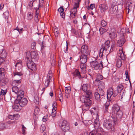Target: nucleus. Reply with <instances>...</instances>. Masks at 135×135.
Instances as JSON below:
<instances>
[{"mask_svg": "<svg viewBox=\"0 0 135 135\" xmlns=\"http://www.w3.org/2000/svg\"><path fill=\"white\" fill-rule=\"evenodd\" d=\"M124 87L122 84H119L117 86V90L119 93L122 91L123 88Z\"/></svg>", "mask_w": 135, "mask_h": 135, "instance_id": "34", "label": "nucleus"}, {"mask_svg": "<svg viewBox=\"0 0 135 135\" xmlns=\"http://www.w3.org/2000/svg\"><path fill=\"white\" fill-rule=\"evenodd\" d=\"M119 53L118 54V56L120 57V59L123 60H124L125 57L124 56V54L123 51V49L122 47H121L119 49Z\"/></svg>", "mask_w": 135, "mask_h": 135, "instance_id": "23", "label": "nucleus"}, {"mask_svg": "<svg viewBox=\"0 0 135 135\" xmlns=\"http://www.w3.org/2000/svg\"><path fill=\"white\" fill-rule=\"evenodd\" d=\"M110 104V102L109 101H107L104 104L105 107L109 108Z\"/></svg>", "mask_w": 135, "mask_h": 135, "instance_id": "58", "label": "nucleus"}, {"mask_svg": "<svg viewBox=\"0 0 135 135\" xmlns=\"http://www.w3.org/2000/svg\"><path fill=\"white\" fill-rule=\"evenodd\" d=\"M28 68L33 71H35L36 69L35 65L33 62H32L31 65H29Z\"/></svg>", "mask_w": 135, "mask_h": 135, "instance_id": "24", "label": "nucleus"}, {"mask_svg": "<svg viewBox=\"0 0 135 135\" xmlns=\"http://www.w3.org/2000/svg\"><path fill=\"white\" fill-rule=\"evenodd\" d=\"M5 124L3 123H1L0 124V129L2 130L5 128Z\"/></svg>", "mask_w": 135, "mask_h": 135, "instance_id": "57", "label": "nucleus"}, {"mask_svg": "<svg viewBox=\"0 0 135 135\" xmlns=\"http://www.w3.org/2000/svg\"><path fill=\"white\" fill-rule=\"evenodd\" d=\"M117 120V119L115 118L112 120H105L103 123V126L107 129L110 130L115 125V123Z\"/></svg>", "mask_w": 135, "mask_h": 135, "instance_id": "1", "label": "nucleus"}, {"mask_svg": "<svg viewBox=\"0 0 135 135\" xmlns=\"http://www.w3.org/2000/svg\"><path fill=\"white\" fill-rule=\"evenodd\" d=\"M89 135H100L99 133H97L96 131H92L89 134Z\"/></svg>", "mask_w": 135, "mask_h": 135, "instance_id": "56", "label": "nucleus"}, {"mask_svg": "<svg viewBox=\"0 0 135 135\" xmlns=\"http://www.w3.org/2000/svg\"><path fill=\"white\" fill-rule=\"evenodd\" d=\"M103 79V77L102 75H98L97 79L95 81H100V80H102Z\"/></svg>", "mask_w": 135, "mask_h": 135, "instance_id": "48", "label": "nucleus"}, {"mask_svg": "<svg viewBox=\"0 0 135 135\" xmlns=\"http://www.w3.org/2000/svg\"><path fill=\"white\" fill-rule=\"evenodd\" d=\"M7 56V54L6 51L3 49L0 53V58H2L4 59Z\"/></svg>", "mask_w": 135, "mask_h": 135, "instance_id": "28", "label": "nucleus"}, {"mask_svg": "<svg viewBox=\"0 0 135 135\" xmlns=\"http://www.w3.org/2000/svg\"><path fill=\"white\" fill-rule=\"evenodd\" d=\"M99 31L100 33L101 34H103L104 33L107 31V30L106 29L102 27H100L99 29Z\"/></svg>", "mask_w": 135, "mask_h": 135, "instance_id": "38", "label": "nucleus"}, {"mask_svg": "<svg viewBox=\"0 0 135 135\" xmlns=\"http://www.w3.org/2000/svg\"><path fill=\"white\" fill-rule=\"evenodd\" d=\"M105 94V93L104 92L103 89H100L99 94L100 95V96H101L102 98H103Z\"/></svg>", "mask_w": 135, "mask_h": 135, "instance_id": "39", "label": "nucleus"}, {"mask_svg": "<svg viewBox=\"0 0 135 135\" xmlns=\"http://www.w3.org/2000/svg\"><path fill=\"white\" fill-rule=\"evenodd\" d=\"M36 13L35 15V20L36 22H37L38 21V11L37 10L36 11Z\"/></svg>", "mask_w": 135, "mask_h": 135, "instance_id": "41", "label": "nucleus"}, {"mask_svg": "<svg viewBox=\"0 0 135 135\" xmlns=\"http://www.w3.org/2000/svg\"><path fill=\"white\" fill-rule=\"evenodd\" d=\"M107 98L108 99H110L109 100L113 99V97H115L119 93L117 90L113 91V89L112 88H109L107 90Z\"/></svg>", "mask_w": 135, "mask_h": 135, "instance_id": "3", "label": "nucleus"}, {"mask_svg": "<svg viewBox=\"0 0 135 135\" xmlns=\"http://www.w3.org/2000/svg\"><path fill=\"white\" fill-rule=\"evenodd\" d=\"M95 5L94 4H91L88 7V9H93Z\"/></svg>", "mask_w": 135, "mask_h": 135, "instance_id": "60", "label": "nucleus"}, {"mask_svg": "<svg viewBox=\"0 0 135 135\" xmlns=\"http://www.w3.org/2000/svg\"><path fill=\"white\" fill-rule=\"evenodd\" d=\"M17 116V115H13V116L12 115H9V119H13L14 120V119H16L15 117Z\"/></svg>", "mask_w": 135, "mask_h": 135, "instance_id": "61", "label": "nucleus"}, {"mask_svg": "<svg viewBox=\"0 0 135 135\" xmlns=\"http://www.w3.org/2000/svg\"><path fill=\"white\" fill-rule=\"evenodd\" d=\"M85 92H86V95L85 96H82L85 97L88 99H90L91 98L92 96V94L91 91L88 90Z\"/></svg>", "mask_w": 135, "mask_h": 135, "instance_id": "21", "label": "nucleus"}, {"mask_svg": "<svg viewBox=\"0 0 135 135\" xmlns=\"http://www.w3.org/2000/svg\"><path fill=\"white\" fill-rule=\"evenodd\" d=\"M37 55V54L36 51H33L31 53V58L35 59Z\"/></svg>", "mask_w": 135, "mask_h": 135, "instance_id": "36", "label": "nucleus"}, {"mask_svg": "<svg viewBox=\"0 0 135 135\" xmlns=\"http://www.w3.org/2000/svg\"><path fill=\"white\" fill-rule=\"evenodd\" d=\"M98 87L100 89H103L105 88L104 83L102 81H100L98 85Z\"/></svg>", "mask_w": 135, "mask_h": 135, "instance_id": "31", "label": "nucleus"}, {"mask_svg": "<svg viewBox=\"0 0 135 135\" xmlns=\"http://www.w3.org/2000/svg\"><path fill=\"white\" fill-rule=\"evenodd\" d=\"M73 74L75 77H78L79 79L81 77V76L80 74V72L77 69L73 73Z\"/></svg>", "mask_w": 135, "mask_h": 135, "instance_id": "25", "label": "nucleus"}, {"mask_svg": "<svg viewBox=\"0 0 135 135\" xmlns=\"http://www.w3.org/2000/svg\"><path fill=\"white\" fill-rule=\"evenodd\" d=\"M116 117H114L112 116L113 119H114L115 118H116L117 119H119L122 118V115L123 113L121 111H119L115 113Z\"/></svg>", "mask_w": 135, "mask_h": 135, "instance_id": "20", "label": "nucleus"}, {"mask_svg": "<svg viewBox=\"0 0 135 135\" xmlns=\"http://www.w3.org/2000/svg\"><path fill=\"white\" fill-rule=\"evenodd\" d=\"M117 10V5L113 6L112 5L111 6V7L110 8V13L112 14H115Z\"/></svg>", "mask_w": 135, "mask_h": 135, "instance_id": "18", "label": "nucleus"}, {"mask_svg": "<svg viewBox=\"0 0 135 135\" xmlns=\"http://www.w3.org/2000/svg\"><path fill=\"white\" fill-rule=\"evenodd\" d=\"M99 7L100 9V11L102 12H104L108 9L107 4L105 3H103L100 4L99 6Z\"/></svg>", "mask_w": 135, "mask_h": 135, "instance_id": "14", "label": "nucleus"}, {"mask_svg": "<svg viewBox=\"0 0 135 135\" xmlns=\"http://www.w3.org/2000/svg\"><path fill=\"white\" fill-rule=\"evenodd\" d=\"M91 112L93 118L95 120L94 122L95 128L96 129H97L100 126V122L99 120L98 113L97 112H94L93 114V115L91 111Z\"/></svg>", "mask_w": 135, "mask_h": 135, "instance_id": "4", "label": "nucleus"}, {"mask_svg": "<svg viewBox=\"0 0 135 135\" xmlns=\"http://www.w3.org/2000/svg\"><path fill=\"white\" fill-rule=\"evenodd\" d=\"M88 55L82 54L80 56V61L81 63H85L87 61Z\"/></svg>", "mask_w": 135, "mask_h": 135, "instance_id": "17", "label": "nucleus"}, {"mask_svg": "<svg viewBox=\"0 0 135 135\" xmlns=\"http://www.w3.org/2000/svg\"><path fill=\"white\" fill-rule=\"evenodd\" d=\"M126 41V40L124 37L120 39L117 42L116 44L117 46L119 47H121L123 45Z\"/></svg>", "mask_w": 135, "mask_h": 135, "instance_id": "15", "label": "nucleus"}, {"mask_svg": "<svg viewBox=\"0 0 135 135\" xmlns=\"http://www.w3.org/2000/svg\"><path fill=\"white\" fill-rule=\"evenodd\" d=\"M14 78L16 79L13 81H16L17 83L20 84V80L22 78V74L21 72H15L13 73Z\"/></svg>", "mask_w": 135, "mask_h": 135, "instance_id": "7", "label": "nucleus"}, {"mask_svg": "<svg viewBox=\"0 0 135 135\" xmlns=\"http://www.w3.org/2000/svg\"><path fill=\"white\" fill-rule=\"evenodd\" d=\"M5 70L4 68H0V76L1 75H4L5 74Z\"/></svg>", "mask_w": 135, "mask_h": 135, "instance_id": "40", "label": "nucleus"}, {"mask_svg": "<svg viewBox=\"0 0 135 135\" xmlns=\"http://www.w3.org/2000/svg\"><path fill=\"white\" fill-rule=\"evenodd\" d=\"M26 56L25 57V59L26 60H28L31 59V53L30 51H27L25 52V54Z\"/></svg>", "mask_w": 135, "mask_h": 135, "instance_id": "26", "label": "nucleus"}, {"mask_svg": "<svg viewBox=\"0 0 135 135\" xmlns=\"http://www.w3.org/2000/svg\"><path fill=\"white\" fill-rule=\"evenodd\" d=\"M24 93L22 90H21L18 91V92L16 94L17 95V100H19V98L23 97L24 96Z\"/></svg>", "mask_w": 135, "mask_h": 135, "instance_id": "16", "label": "nucleus"}, {"mask_svg": "<svg viewBox=\"0 0 135 135\" xmlns=\"http://www.w3.org/2000/svg\"><path fill=\"white\" fill-rule=\"evenodd\" d=\"M58 11L60 13L63 12L64 11V9L62 7H61L58 9Z\"/></svg>", "mask_w": 135, "mask_h": 135, "instance_id": "63", "label": "nucleus"}, {"mask_svg": "<svg viewBox=\"0 0 135 135\" xmlns=\"http://www.w3.org/2000/svg\"><path fill=\"white\" fill-rule=\"evenodd\" d=\"M110 43V41L107 40L101 46V48L104 49L105 52H109V51Z\"/></svg>", "mask_w": 135, "mask_h": 135, "instance_id": "9", "label": "nucleus"}, {"mask_svg": "<svg viewBox=\"0 0 135 135\" xmlns=\"http://www.w3.org/2000/svg\"><path fill=\"white\" fill-rule=\"evenodd\" d=\"M9 15V13L7 12H5L3 13V16L6 19L8 18Z\"/></svg>", "mask_w": 135, "mask_h": 135, "instance_id": "52", "label": "nucleus"}, {"mask_svg": "<svg viewBox=\"0 0 135 135\" xmlns=\"http://www.w3.org/2000/svg\"><path fill=\"white\" fill-rule=\"evenodd\" d=\"M71 91L70 87H65V93L66 97L68 98L69 96V94Z\"/></svg>", "mask_w": 135, "mask_h": 135, "instance_id": "22", "label": "nucleus"}, {"mask_svg": "<svg viewBox=\"0 0 135 135\" xmlns=\"http://www.w3.org/2000/svg\"><path fill=\"white\" fill-rule=\"evenodd\" d=\"M113 109L115 113L119 111H120V108L117 105H115L113 107Z\"/></svg>", "mask_w": 135, "mask_h": 135, "instance_id": "35", "label": "nucleus"}, {"mask_svg": "<svg viewBox=\"0 0 135 135\" xmlns=\"http://www.w3.org/2000/svg\"><path fill=\"white\" fill-rule=\"evenodd\" d=\"M61 127L62 130L64 132L68 131L70 129L69 124L65 120L62 121L61 123Z\"/></svg>", "mask_w": 135, "mask_h": 135, "instance_id": "6", "label": "nucleus"}, {"mask_svg": "<svg viewBox=\"0 0 135 135\" xmlns=\"http://www.w3.org/2000/svg\"><path fill=\"white\" fill-rule=\"evenodd\" d=\"M76 15V14L70 12V18L71 19H72L73 18H74L75 17Z\"/></svg>", "mask_w": 135, "mask_h": 135, "instance_id": "62", "label": "nucleus"}, {"mask_svg": "<svg viewBox=\"0 0 135 135\" xmlns=\"http://www.w3.org/2000/svg\"><path fill=\"white\" fill-rule=\"evenodd\" d=\"M59 32V29L57 27H55L54 29V34L56 37H57Z\"/></svg>", "mask_w": 135, "mask_h": 135, "instance_id": "32", "label": "nucleus"}, {"mask_svg": "<svg viewBox=\"0 0 135 135\" xmlns=\"http://www.w3.org/2000/svg\"><path fill=\"white\" fill-rule=\"evenodd\" d=\"M122 65V62L120 59H118L117 61V65L118 68L120 67Z\"/></svg>", "mask_w": 135, "mask_h": 135, "instance_id": "37", "label": "nucleus"}, {"mask_svg": "<svg viewBox=\"0 0 135 135\" xmlns=\"http://www.w3.org/2000/svg\"><path fill=\"white\" fill-rule=\"evenodd\" d=\"M21 107L19 105V104H15L13 106V108L16 111H19L21 109Z\"/></svg>", "mask_w": 135, "mask_h": 135, "instance_id": "29", "label": "nucleus"}, {"mask_svg": "<svg viewBox=\"0 0 135 135\" xmlns=\"http://www.w3.org/2000/svg\"><path fill=\"white\" fill-rule=\"evenodd\" d=\"M101 25L102 27H104L107 25V23L104 20H102L101 22Z\"/></svg>", "mask_w": 135, "mask_h": 135, "instance_id": "55", "label": "nucleus"}, {"mask_svg": "<svg viewBox=\"0 0 135 135\" xmlns=\"http://www.w3.org/2000/svg\"><path fill=\"white\" fill-rule=\"evenodd\" d=\"M22 134L23 135H25V130L26 129V128L23 125H22Z\"/></svg>", "mask_w": 135, "mask_h": 135, "instance_id": "54", "label": "nucleus"}, {"mask_svg": "<svg viewBox=\"0 0 135 135\" xmlns=\"http://www.w3.org/2000/svg\"><path fill=\"white\" fill-rule=\"evenodd\" d=\"M80 101L84 103V105L87 108H89L92 101L90 99H88L86 97L84 96H81L80 98Z\"/></svg>", "mask_w": 135, "mask_h": 135, "instance_id": "5", "label": "nucleus"}, {"mask_svg": "<svg viewBox=\"0 0 135 135\" xmlns=\"http://www.w3.org/2000/svg\"><path fill=\"white\" fill-rule=\"evenodd\" d=\"M81 52L82 54L89 55L90 54V51L88 49V46L86 45H83L81 49Z\"/></svg>", "mask_w": 135, "mask_h": 135, "instance_id": "8", "label": "nucleus"}, {"mask_svg": "<svg viewBox=\"0 0 135 135\" xmlns=\"http://www.w3.org/2000/svg\"><path fill=\"white\" fill-rule=\"evenodd\" d=\"M107 52H105L104 50L101 48V49L100 50L99 54V56L100 57H102L103 54H105Z\"/></svg>", "mask_w": 135, "mask_h": 135, "instance_id": "33", "label": "nucleus"}, {"mask_svg": "<svg viewBox=\"0 0 135 135\" xmlns=\"http://www.w3.org/2000/svg\"><path fill=\"white\" fill-rule=\"evenodd\" d=\"M52 77V75L51 74L49 73L47 75V78L46 80L45 81L44 83V85L46 87H47L49 84V83L52 81V79L51 78Z\"/></svg>", "mask_w": 135, "mask_h": 135, "instance_id": "11", "label": "nucleus"}, {"mask_svg": "<svg viewBox=\"0 0 135 135\" xmlns=\"http://www.w3.org/2000/svg\"><path fill=\"white\" fill-rule=\"evenodd\" d=\"M85 63H81L80 64V68L84 70L86 69V65Z\"/></svg>", "mask_w": 135, "mask_h": 135, "instance_id": "44", "label": "nucleus"}, {"mask_svg": "<svg viewBox=\"0 0 135 135\" xmlns=\"http://www.w3.org/2000/svg\"><path fill=\"white\" fill-rule=\"evenodd\" d=\"M7 92V90H3L1 89V91L0 92V94L2 95H5Z\"/></svg>", "mask_w": 135, "mask_h": 135, "instance_id": "50", "label": "nucleus"}, {"mask_svg": "<svg viewBox=\"0 0 135 135\" xmlns=\"http://www.w3.org/2000/svg\"><path fill=\"white\" fill-rule=\"evenodd\" d=\"M115 42H114V43H113V44L111 46L110 49H109V51L107 52V53H108L109 52H111L113 51V49L114 48V46L115 45Z\"/></svg>", "mask_w": 135, "mask_h": 135, "instance_id": "47", "label": "nucleus"}, {"mask_svg": "<svg viewBox=\"0 0 135 135\" xmlns=\"http://www.w3.org/2000/svg\"><path fill=\"white\" fill-rule=\"evenodd\" d=\"M56 102H53L52 104L53 108L52 110V117H54L56 114V109H55V107L56 108V107H55L56 106Z\"/></svg>", "mask_w": 135, "mask_h": 135, "instance_id": "19", "label": "nucleus"}, {"mask_svg": "<svg viewBox=\"0 0 135 135\" xmlns=\"http://www.w3.org/2000/svg\"><path fill=\"white\" fill-rule=\"evenodd\" d=\"M19 100H17L18 101L20 106L22 107L25 106L27 103V100L25 98L22 97L19 98Z\"/></svg>", "mask_w": 135, "mask_h": 135, "instance_id": "10", "label": "nucleus"}, {"mask_svg": "<svg viewBox=\"0 0 135 135\" xmlns=\"http://www.w3.org/2000/svg\"><path fill=\"white\" fill-rule=\"evenodd\" d=\"M17 123V122L16 121H9L8 122V123L11 124H15Z\"/></svg>", "mask_w": 135, "mask_h": 135, "instance_id": "64", "label": "nucleus"}, {"mask_svg": "<svg viewBox=\"0 0 135 135\" xmlns=\"http://www.w3.org/2000/svg\"><path fill=\"white\" fill-rule=\"evenodd\" d=\"M94 95L95 99L98 101H99L102 98L100 96L99 94V93L96 92L94 94Z\"/></svg>", "mask_w": 135, "mask_h": 135, "instance_id": "27", "label": "nucleus"}, {"mask_svg": "<svg viewBox=\"0 0 135 135\" xmlns=\"http://www.w3.org/2000/svg\"><path fill=\"white\" fill-rule=\"evenodd\" d=\"M32 15H33L32 13L30 12L28 13L27 14L28 19L30 20L32 19L33 18Z\"/></svg>", "mask_w": 135, "mask_h": 135, "instance_id": "46", "label": "nucleus"}, {"mask_svg": "<svg viewBox=\"0 0 135 135\" xmlns=\"http://www.w3.org/2000/svg\"><path fill=\"white\" fill-rule=\"evenodd\" d=\"M39 108L37 107H35V109L34 110V113L35 115H36V114H37L39 113Z\"/></svg>", "mask_w": 135, "mask_h": 135, "instance_id": "51", "label": "nucleus"}, {"mask_svg": "<svg viewBox=\"0 0 135 135\" xmlns=\"http://www.w3.org/2000/svg\"><path fill=\"white\" fill-rule=\"evenodd\" d=\"M88 84H84L82 86L81 89L82 90L85 92L88 90Z\"/></svg>", "mask_w": 135, "mask_h": 135, "instance_id": "30", "label": "nucleus"}, {"mask_svg": "<svg viewBox=\"0 0 135 135\" xmlns=\"http://www.w3.org/2000/svg\"><path fill=\"white\" fill-rule=\"evenodd\" d=\"M71 32L72 33L77 35H78L79 34V32L78 30L73 28H72L71 29Z\"/></svg>", "mask_w": 135, "mask_h": 135, "instance_id": "45", "label": "nucleus"}, {"mask_svg": "<svg viewBox=\"0 0 135 135\" xmlns=\"http://www.w3.org/2000/svg\"><path fill=\"white\" fill-rule=\"evenodd\" d=\"M109 32V36L111 39H113L116 37V32L115 28H111Z\"/></svg>", "mask_w": 135, "mask_h": 135, "instance_id": "12", "label": "nucleus"}, {"mask_svg": "<svg viewBox=\"0 0 135 135\" xmlns=\"http://www.w3.org/2000/svg\"><path fill=\"white\" fill-rule=\"evenodd\" d=\"M129 3H128V4H127V7H126V9H127V8L128 7V13L129 12H130L131 11V6L129 4Z\"/></svg>", "mask_w": 135, "mask_h": 135, "instance_id": "42", "label": "nucleus"}, {"mask_svg": "<svg viewBox=\"0 0 135 135\" xmlns=\"http://www.w3.org/2000/svg\"><path fill=\"white\" fill-rule=\"evenodd\" d=\"M16 81H13L12 83V85L13 87L12 88V91L14 92L16 94L18 92V91L19 89L18 87L15 86V83H16L17 84L16 85H18L20 84L17 83Z\"/></svg>", "mask_w": 135, "mask_h": 135, "instance_id": "13", "label": "nucleus"}, {"mask_svg": "<svg viewBox=\"0 0 135 135\" xmlns=\"http://www.w3.org/2000/svg\"><path fill=\"white\" fill-rule=\"evenodd\" d=\"M77 11V9L74 7L72 9H71L70 11V12L76 14Z\"/></svg>", "mask_w": 135, "mask_h": 135, "instance_id": "59", "label": "nucleus"}, {"mask_svg": "<svg viewBox=\"0 0 135 135\" xmlns=\"http://www.w3.org/2000/svg\"><path fill=\"white\" fill-rule=\"evenodd\" d=\"M103 62L102 61L99 63L98 61H92L90 62V64L92 67L95 70L101 69L103 67Z\"/></svg>", "mask_w": 135, "mask_h": 135, "instance_id": "2", "label": "nucleus"}, {"mask_svg": "<svg viewBox=\"0 0 135 135\" xmlns=\"http://www.w3.org/2000/svg\"><path fill=\"white\" fill-rule=\"evenodd\" d=\"M27 62L26 65L27 67H28L29 66V65H31L32 62H33L32 61L31 59H30L29 60H26Z\"/></svg>", "mask_w": 135, "mask_h": 135, "instance_id": "43", "label": "nucleus"}, {"mask_svg": "<svg viewBox=\"0 0 135 135\" xmlns=\"http://www.w3.org/2000/svg\"><path fill=\"white\" fill-rule=\"evenodd\" d=\"M119 95H120V97L121 99H122L124 97L125 95V93L123 91H122L119 93Z\"/></svg>", "mask_w": 135, "mask_h": 135, "instance_id": "53", "label": "nucleus"}, {"mask_svg": "<svg viewBox=\"0 0 135 135\" xmlns=\"http://www.w3.org/2000/svg\"><path fill=\"white\" fill-rule=\"evenodd\" d=\"M46 128L45 125L44 124L42 125L40 127V129L41 132H44Z\"/></svg>", "mask_w": 135, "mask_h": 135, "instance_id": "49", "label": "nucleus"}]
</instances>
